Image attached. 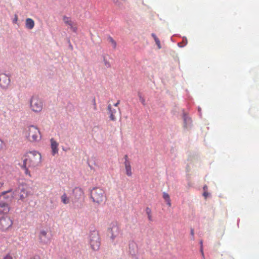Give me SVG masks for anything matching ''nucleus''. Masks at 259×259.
Listing matches in <instances>:
<instances>
[{
	"label": "nucleus",
	"mask_w": 259,
	"mask_h": 259,
	"mask_svg": "<svg viewBox=\"0 0 259 259\" xmlns=\"http://www.w3.org/2000/svg\"><path fill=\"white\" fill-rule=\"evenodd\" d=\"M13 225V221L9 217H3L0 219V230L5 231Z\"/></svg>",
	"instance_id": "7"
},
{
	"label": "nucleus",
	"mask_w": 259,
	"mask_h": 259,
	"mask_svg": "<svg viewBox=\"0 0 259 259\" xmlns=\"http://www.w3.org/2000/svg\"><path fill=\"white\" fill-rule=\"evenodd\" d=\"M28 196V193L24 189L21 190V192L20 195V198L23 200Z\"/></svg>",
	"instance_id": "22"
},
{
	"label": "nucleus",
	"mask_w": 259,
	"mask_h": 259,
	"mask_svg": "<svg viewBox=\"0 0 259 259\" xmlns=\"http://www.w3.org/2000/svg\"><path fill=\"white\" fill-rule=\"evenodd\" d=\"M43 102L37 96H33L30 101V108L35 113L40 112L43 109Z\"/></svg>",
	"instance_id": "5"
},
{
	"label": "nucleus",
	"mask_w": 259,
	"mask_h": 259,
	"mask_svg": "<svg viewBox=\"0 0 259 259\" xmlns=\"http://www.w3.org/2000/svg\"><path fill=\"white\" fill-rule=\"evenodd\" d=\"M151 35H152V36L153 37V38H154V40H155L156 39L158 38L155 34L152 33Z\"/></svg>",
	"instance_id": "31"
},
{
	"label": "nucleus",
	"mask_w": 259,
	"mask_h": 259,
	"mask_svg": "<svg viewBox=\"0 0 259 259\" xmlns=\"http://www.w3.org/2000/svg\"><path fill=\"white\" fill-rule=\"evenodd\" d=\"M146 213L148 215V218L149 221H152V215H151V210L150 208L147 207L146 208Z\"/></svg>",
	"instance_id": "23"
},
{
	"label": "nucleus",
	"mask_w": 259,
	"mask_h": 259,
	"mask_svg": "<svg viewBox=\"0 0 259 259\" xmlns=\"http://www.w3.org/2000/svg\"><path fill=\"white\" fill-rule=\"evenodd\" d=\"M25 136L31 143L39 142L41 139V134L39 129L36 126H28L25 130Z\"/></svg>",
	"instance_id": "2"
},
{
	"label": "nucleus",
	"mask_w": 259,
	"mask_h": 259,
	"mask_svg": "<svg viewBox=\"0 0 259 259\" xmlns=\"http://www.w3.org/2000/svg\"><path fill=\"white\" fill-rule=\"evenodd\" d=\"M64 22L70 26V29L74 32L77 30V27L76 25L74 24L73 22L71 21L70 18L67 16H64L63 18Z\"/></svg>",
	"instance_id": "10"
},
{
	"label": "nucleus",
	"mask_w": 259,
	"mask_h": 259,
	"mask_svg": "<svg viewBox=\"0 0 259 259\" xmlns=\"http://www.w3.org/2000/svg\"><path fill=\"white\" fill-rule=\"evenodd\" d=\"M191 235L192 237V239L194 240V229L193 228L191 229Z\"/></svg>",
	"instance_id": "27"
},
{
	"label": "nucleus",
	"mask_w": 259,
	"mask_h": 259,
	"mask_svg": "<svg viewBox=\"0 0 259 259\" xmlns=\"http://www.w3.org/2000/svg\"><path fill=\"white\" fill-rule=\"evenodd\" d=\"M18 164L19 166L25 170V174L26 175L29 176V177H31V175L30 174V171L29 170V168H30L29 166H27L26 165H25V167L23 166V164L21 163L20 162H19Z\"/></svg>",
	"instance_id": "19"
},
{
	"label": "nucleus",
	"mask_w": 259,
	"mask_h": 259,
	"mask_svg": "<svg viewBox=\"0 0 259 259\" xmlns=\"http://www.w3.org/2000/svg\"><path fill=\"white\" fill-rule=\"evenodd\" d=\"M94 108L96 109V103H95V100L94 99Z\"/></svg>",
	"instance_id": "36"
},
{
	"label": "nucleus",
	"mask_w": 259,
	"mask_h": 259,
	"mask_svg": "<svg viewBox=\"0 0 259 259\" xmlns=\"http://www.w3.org/2000/svg\"><path fill=\"white\" fill-rule=\"evenodd\" d=\"M183 119L184 127L186 129L190 128L191 126L192 122L191 118L186 113H184Z\"/></svg>",
	"instance_id": "13"
},
{
	"label": "nucleus",
	"mask_w": 259,
	"mask_h": 259,
	"mask_svg": "<svg viewBox=\"0 0 259 259\" xmlns=\"http://www.w3.org/2000/svg\"><path fill=\"white\" fill-rule=\"evenodd\" d=\"M141 101L142 103H143V104H144L145 100L143 99H142Z\"/></svg>",
	"instance_id": "37"
},
{
	"label": "nucleus",
	"mask_w": 259,
	"mask_h": 259,
	"mask_svg": "<svg viewBox=\"0 0 259 259\" xmlns=\"http://www.w3.org/2000/svg\"><path fill=\"white\" fill-rule=\"evenodd\" d=\"M154 40H155V43L157 45L158 49H160L161 48V45H160V42L159 39L158 38H157V39H156Z\"/></svg>",
	"instance_id": "25"
},
{
	"label": "nucleus",
	"mask_w": 259,
	"mask_h": 259,
	"mask_svg": "<svg viewBox=\"0 0 259 259\" xmlns=\"http://www.w3.org/2000/svg\"><path fill=\"white\" fill-rule=\"evenodd\" d=\"M200 245H201V249H200V250H201V252L202 253V255L203 256V257H204V253H203V242H202V240H201L200 241Z\"/></svg>",
	"instance_id": "26"
},
{
	"label": "nucleus",
	"mask_w": 259,
	"mask_h": 259,
	"mask_svg": "<svg viewBox=\"0 0 259 259\" xmlns=\"http://www.w3.org/2000/svg\"><path fill=\"white\" fill-rule=\"evenodd\" d=\"M74 193L78 194L80 196H81L83 194V192L81 188H75L74 190Z\"/></svg>",
	"instance_id": "24"
},
{
	"label": "nucleus",
	"mask_w": 259,
	"mask_h": 259,
	"mask_svg": "<svg viewBox=\"0 0 259 259\" xmlns=\"http://www.w3.org/2000/svg\"><path fill=\"white\" fill-rule=\"evenodd\" d=\"M4 185V183L3 182H0V188L2 187Z\"/></svg>",
	"instance_id": "34"
},
{
	"label": "nucleus",
	"mask_w": 259,
	"mask_h": 259,
	"mask_svg": "<svg viewBox=\"0 0 259 259\" xmlns=\"http://www.w3.org/2000/svg\"><path fill=\"white\" fill-rule=\"evenodd\" d=\"M3 144V141L0 139V147H2Z\"/></svg>",
	"instance_id": "35"
},
{
	"label": "nucleus",
	"mask_w": 259,
	"mask_h": 259,
	"mask_svg": "<svg viewBox=\"0 0 259 259\" xmlns=\"http://www.w3.org/2000/svg\"><path fill=\"white\" fill-rule=\"evenodd\" d=\"M91 198L93 202L99 204L105 199V191L100 187L94 188L91 192Z\"/></svg>",
	"instance_id": "3"
},
{
	"label": "nucleus",
	"mask_w": 259,
	"mask_h": 259,
	"mask_svg": "<svg viewBox=\"0 0 259 259\" xmlns=\"http://www.w3.org/2000/svg\"><path fill=\"white\" fill-rule=\"evenodd\" d=\"M108 110L109 111L110 119L113 121L115 120L116 118L115 114L116 113V110L114 109H112V106L110 104L108 106Z\"/></svg>",
	"instance_id": "14"
},
{
	"label": "nucleus",
	"mask_w": 259,
	"mask_h": 259,
	"mask_svg": "<svg viewBox=\"0 0 259 259\" xmlns=\"http://www.w3.org/2000/svg\"><path fill=\"white\" fill-rule=\"evenodd\" d=\"M119 103H120V101L118 100L117 102V103H116L115 104H114V106H115V107H117L119 104Z\"/></svg>",
	"instance_id": "32"
},
{
	"label": "nucleus",
	"mask_w": 259,
	"mask_h": 259,
	"mask_svg": "<svg viewBox=\"0 0 259 259\" xmlns=\"http://www.w3.org/2000/svg\"><path fill=\"white\" fill-rule=\"evenodd\" d=\"M61 200L62 202L64 204H68L70 202V198L65 193H64L61 196Z\"/></svg>",
	"instance_id": "18"
},
{
	"label": "nucleus",
	"mask_w": 259,
	"mask_h": 259,
	"mask_svg": "<svg viewBox=\"0 0 259 259\" xmlns=\"http://www.w3.org/2000/svg\"><path fill=\"white\" fill-rule=\"evenodd\" d=\"M203 195L206 198L208 195V193L207 192H205L203 193Z\"/></svg>",
	"instance_id": "33"
},
{
	"label": "nucleus",
	"mask_w": 259,
	"mask_h": 259,
	"mask_svg": "<svg viewBox=\"0 0 259 259\" xmlns=\"http://www.w3.org/2000/svg\"><path fill=\"white\" fill-rule=\"evenodd\" d=\"M18 16L16 14H15L14 19H13V23H16L18 21Z\"/></svg>",
	"instance_id": "30"
},
{
	"label": "nucleus",
	"mask_w": 259,
	"mask_h": 259,
	"mask_svg": "<svg viewBox=\"0 0 259 259\" xmlns=\"http://www.w3.org/2000/svg\"><path fill=\"white\" fill-rule=\"evenodd\" d=\"M41 160V154L36 151H33L24 154L22 156L21 161L20 162L23 163L24 167L26 165L30 168H35L40 165Z\"/></svg>",
	"instance_id": "1"
},
{
	"label": "nucleus",
	"mask_w": 259,
	"mask_h": 259,
	"mask_svg": "<svg viewBox=\"0 0 259 259\" xmlns=\"http://www.w3.org/2000/svg\"><path fill=\"white\" fill-rule=\"evenodd\" d=\"M125 173L128 177H132L133 175L131 162H124Z\"/></svg>",
	"instance_id": "15"
},
{
	"label": "nucleus",
	"mask_w": 259,
	"mask_h": 259,
	"mask_svg": "<svg viewBox=\"0 0 259 259\" xmlns=\"http://www.w3.org/2000/svg\"><path fill=\"white\" fill-rule=\"evenodd\" d=\"M107 39L109 42H110L112 45L113 48L114 49H116L117 44L115 40L111 36L108 37Z\"/></svg>",
	"instance_id": "21"
},
{
	"label": "nucleus",
	"mask_w": 259,
	"mask_h": 259,
	"mask_svg": "<svg viewBox=\"0 0 259 259\" xmlns=\"http://www.w3.org/2000/svg\"><path fill=\"white\" fill-rule=\"evenodd\" d=\"M103 62L104 65L106 68H109L111 67V64L109 60L107 59V56L105 55L103 56Z\"/></svg>",
	"instance_id": "20"
},
{
	"label": "nucleus",
	"mask_w": 259,
	"mask_h": 259,
	"mask_svg": "<svg viewBox=\"0 0 259 259\" xmlns=\"http://www.w3.org/2000/svg\"><path fill=\"white\" fill-rule=\"evenodd\" d=\"M10 83L9 77L6 74H0V87L3 89H7Z\"/></svg>",
	"instance_id": "9"
},
{
	"label": "nucleus",
	"mask_w": 259,
	"mask_h": 259,
	"mask_svg": "<svg viewBox=\"0 0 259 259\" xmlns=\"http://www.w3.org/2000/svg\"><path fill=\"white\" fill-rule=\"evenodd\" d=\"M4 259H13V257L10 254H8L4 257Z\"/></svg>",
	"instance_id": "28"
},
{
	"label": "nucleus",
	"mask_w": 259,
	"mask_h": 259,
	"mask_svg": "<svg viewBox=\"0 0 259 259\" xmlns=\"http://www.w3.org/2000/svg\"><path fill=\"white\" fill-rule=\"evenodd\" d=\"M109 231L111 233V238L112 240H114L120 232L119 227L116 223L112 224Z\"/></svg>",
	"instance_id": "8"
},
{
	"label": "nucleus",
	"mask_w": 259,
	"mask_h": 259,
	"mask_svg": "<svg viewBox=\"0 0 259 259\" xmlns=\"http://www.w3.org/2000/svg\"><path fill=\"white\" fill-rule=\"evenodd\" d=\"M124 159L125 160L124 162H131L129 158H128V157L127 156V155H125L124 156Z\"/></svg>",
	"instance_id": "29"
},
{
	"label": "nucleus",
	"mask_w": 259,
	"mask_h": 259,
	"mask_svg": "<svg viewBox=\"0 0 259 259\" xmlns=\"http://www.w3.org/2000/svg\"><path fill=\"white\" fill-rule=\"evenodd\" d=\"M162 194L163 198L164 199L165 201L166 202L167 205H168V206H171V200L170 199V197L168 194L164 192Z\"/></svg>",
	"instance_id": "17"
},
{
	"label": "nucleus",
	"mask_w": 259,
	"mask_h": 259,
	"mask_svg": "<svg viewBox=\"0 0 259 259\" xmlns=\"http://www.w3.org/2000/svg\"><path fill=\"white\" fill-rule=\"evenodd\" d=\"M90 244L93 250L97 251L99 249L101 242L99 233L97 231H93L90 234Z\"/></svg>",
	"instance_id": "6"
},
{
	"label": "nucleus",
	"mask_w": 259,
	"mask_h": 259,
	"mask_svg": "<svg viewBox=\"0 0 259 259\" xmlns=\"http://www.w3.org/2000/svg\"><path fill=\"white\" fill-rule=\"evenodd\" d=\"M10 211V206L5 202L0 203V215L7 214Z\"/></svg>",
	"instance_id": "12"
},
{
	"label": "nucleus",
	"mask_w": 259,
	"mask_h": 259,
	"mask_svg": "<svg viewBox=\"0 0 259 259\" xmlns=\"http://www.w3.org/2000/svg\"><path fill=\"white\" fill-rule=\"evenodd\" d=\"M37 238L40 244L48 245L51 240V231L49 229H41L38 232Z\"/></svg>",
	"instance_id": "4"
},
{
	"label": "nucleus",
	"mask_w": 259,
	"mask_h": 259,
	"mask_svg": "<svg viewBox=\"0 0 259 259\" xmlns=\"http://www.w3.org/2000/svg\"><path fill=\"white\" fill-rule=\"evenodd\" d=\"M50 142L52 149V154L53 155H55L58 152L59 144L53 138H52L50 140Z\"/></svg>",
	"instance_id": "11"
},
{
	"label": "nucleus",
	"mask_w": 259,
	"mask_h": 259,
	"mask_svg": "<svg viewBox=\"0 0 259 259\" xmlns=\"http://www.w3.org/2000/svg\"><path fill=\"white\" fill-rule=\"evenodd\" d=\"M26 27L32 29L34 26V21L31 18H27L25 22Z\"/></svg>",
	"instance_id": "16"
}]
</instances>
